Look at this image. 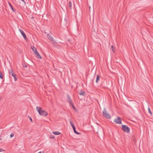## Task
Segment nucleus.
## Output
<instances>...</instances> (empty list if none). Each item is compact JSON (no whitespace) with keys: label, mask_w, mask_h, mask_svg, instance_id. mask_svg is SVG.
Here are the masks:
<instances>
[{"label":"nucleus","mask_w":153,"mask_h":153,"mask_svg":"<svg viewBox=\"0 0 153 153\" xmlns=\"http://www.w3.org/2000/svg\"><path fill=\"white\" fill-rule=\"evenodd\" d=\"M3 78V76L2 72L0 71V78L2 79Z\"/></svg>","instance_id":"dca6fc26"},{"label":"nucleus","mask_w":153,"mask_h":153,"mask_svg":"<svg viewBox=\"0 0 153 153\" xmlns=\"http://www.w3.org/2000/svg\"><path fill=\"white\" fill-rule=\"evenodd\" d=\"M114 122L115 123H116L117 124H121L122 123V122H121V118L119 117H117V119H115L114 120Z\"/></svg>","instance_id":"0eeeda50"},{"label":"nucleus","mask_w":153,"mask_h":153,"mask_svg":"<svg viewBox=\"0 0 153 153\" xmlns=\"http://www.w3.org/2000/svg\"><path fill=\"white\" fill-rule=\"evenodd\" d=\"M53 133L55 135H59L60 133L58 131H53Z\"/></svg>","instance_id":"ddd939ff"},{"label":"nucleus","mask_w":153,"mask_h":153,"mask_svg":"<svg viewBox=\"0 0 153 153\" xmlns=\"http://www.w3.org/2000/svg\"><path fill=\"white\" fill-rule=\"evenodd\" d=\"M14 135V134H13V133H11L10 135V138H11Z\"/></svg>","instance_id":"aec40b11"},{"label":"nucleus","mask_w":153,"mask_h":153,"mask_svg":"<svg viewBox=\"0 0 153 153\" xmlns=\"http://www.w3.org/2000/svg\"><path fill=\"white\" fill-rule=\"evenodd\" d=\"M67 99H68V102H69V103L70 104H71L73 103L72 102V100H71L70 97L68 95L67 96Z\"/></svg>","instance_id":"1a4fd4ad"},{"label":"nucleus","mask_w":153,"mask_h":153,"mask_svg":"<svg viewBox=\"0 0 153 153\" xmlns=\"http://www.w3.org/2000/svg\"><path fill=\"white\" fill-rule=\"evenodd\" d=\"M21 0V1H23L24 2V3L25 4V1H24V0Z\"/></svg>","instance_id":"393cba45"},{"label":"nucleus","mask_w":153,"mask_h":153,"mask_svg":"<svg viewBox=\"0 0 153 153\" xmlns=\"http://www.w3.org/2000/svg\"><path fill=\"white\" fill-rule=\"evenodd\" d=\"M68 6L70 7V9H71L72 8V3L71 1H70L68 3Z\"/></svg>","instance_id":"2eb2a0df"},{"label":"nucleus","mask_w":153,"mask_h":153,"mask_svg":"<svg viewBox=\"0 0 153 153\" xmlns=\"http://www.w3.org/2000/svg\"><path fill=\"white\" fill-rule=\"evenodd\" d=\"M9 5L10 6V7H11L12 10L14 11V12H15L16 11V10L14 8H13V6H12V5L9 2Z\"/></svg>","instance_id":"f8f14e48"},{"label":"nucleus","mask_w":153,"mask_h":153,"mask_svg":"<svg viewBox=\"0 0 153 153\" xmlns=\"http://www.w3.org/2000/svg\"><path fill=\"white\" fill-rule=\"evenodd\" d=\"M148 110L149 113L151 114V115H152V112L151 111L149 107V108H148Z\"/></svg>","instance_id":"6ab92c4d"},{"label":"nucleus","mask_w":153,"mask_h":153,"mask_svg":"<svg viewBox=\"0 0 153 153\" xmlns=\"http://www.w3.org/2000/svg\"><path fill=\"white\" fill-rule=\"evenodd\" d=\"M4 151L3 149H2L0 148V152H2Z\"/></svg>","instance_id":"5701e85b"},{"label":"nucleus","mask_w":153,"mask_h":153,"mask_svg":"<svg viewBox=\"0 0 153 153\" xmlns=\"http://www.w3.org/2000/svg\"><path fill=\"white\" fill-rule=\"evenodd\" d=\"M23 66L24 67H25V68H26L27 67V65L25 64H23Z\"/></svg>","instance_id":"4be33fe9"},{"label":"nucleus","mask_w":153,"mask_h":153,"mask_svg":"<svg viewBox=\"0 0 153 153\" xmlns=\"http://www.w3.org/2000/svg\"><path fill=\"white\" fill-rule=\"evenodd\" d=\"M19 30L21 33L22 35L23 36V37L24 38L25 40H27V38L26 37L25 34L24 32V31L20 29H19Z\"/></svg>","instance_id":"6e6552de"},{"label":"nucleus","mask_w":153,"mask_h":153,"mask_svg":"<svg viewBox=\"0 0 153 153\" xmlns=\"http://www.w3.org/2000/svg\"><path fill=\"white\" fill-rule=\"evenodd\" d=\"M122 129L125 132L128 133L130 131L129 128L126 125H122Z\"/></svg>","instance_id":"20e7f679"},{"label":"nucleus","mask_w":153,"mask_h":153,"mask_svg":"<svg viewBox=\"0 0 153 153\" xmlns=\"http://www.w3.org/2000/svg\"><path fill=\"white\" fill-rule=\"evenodd\" d=\"M100 76L99 75H97V78L96 79V83H97L99 80L100 79Z\"/></svg>","instance_id":"9b49d317"},{"label":"nucleus","mask_w":153,"mask_h":153,"mask_svg":"<svg viewBox=\"0 0 153 153\" xmlns=\"http://www.w3.org/2000/svg\"><path fill=\"white\" fill-rule=\"evenodd\" d=\"M69 122L70 123L71 126L72 127L73 130L74 131L75 133L76 134H78V135H80L81 134V133H79L76 130V128L75 127V126L74 125V123L72 122L71 121V120H69Z\"/></svg>","instance_id":"423d86ee"},{"label":"nucleus","mask_w":153,"mask_h":153,"mask_svg":"<svg viewBox=\"0 0 153 153\" xmlns=\"http://www.w3.org/2000/svg\"><path fill=\"white\" fill-rule=\"evenodd\" d=\"M103 115L106 118L110 119L111 118L110 115L108 113L106 109L104 108L102 112Z\"/></svg>","instance_id":"7ed1b4c3"},{"label":"nucleus","mask_w":153,"mask_h":153,"mask_svg":"<svg viewBox=\"0 0 153 153\" xmlns=\"http://www.w3.org/2000/svg\"><path fill=\"white\" fill-rule=\"evenodd\" d=\"M38 153H42L41 152H38Z\"/></svg>","instance_id":"bb28decb"},{"label":"nucleus","mask_w":153,"mask_h":153,"mask_svg":"<svg viewBox=\"0 0 153 153\" xmlns=\"http://www.w3.org/2000/svg\"><path fill=\"white\" fill-rule=\"evenodd\" d=\"M90 9H91V7L89 6V10H90Z\"/></svg>","instance_id":"a878e982"},{"label":"nucleus","mask_w":153,"mask_h":153,"mask_svg":"<svg viewBox=\"0 0 153 153\" xmlns=\"http://www.w3.org/2000/svg\"><path fill=\"white\" fill-rule=\"evenodd\" d=\"M79 94L80 95L84 96L85 94V92L84 91H81L79 93Z\"/></svg>","instance_id":"4468645a"},{"label":"nucleus","mask_w":153,"mask_h":153,"mask_svg":"<svg viewBox=\"0 0 153 153\" xmlns=\"http://www.w3.org/2000/svg\"><path fill=\"white\" fill-rule=\"evenodd\" d=\"M31 48L32 49L33 51L34 52L35 56H36L39 59L42 58V57L40 56L39 53L37 51L36 48L33 46L31 47Z\"/></svg>","instance_id":"f03ea898"},{"label":"nucleus","mask_w":153,"mask_h":153,"mask_svg":"<svg viewBox=\"0 0 153 153\" xmlns=\"http://www.w3.org/2000/svg\"><path fill=\"white\" fill-rule=\"evenodd\" d=\"M70 105H71V107L73 108L74 109H75L76 108L74 105H73V103L71 104H70Z\"/></svg>","instance_id":"a211bd4d"},{"label":"nucleus","mask_w":153,"mask_h":153,"mask_svg":"<svg viewBox=\"0 0 153 153\" xmlns=\"http://www.w3.org/2000/svg\"><path fill=\"white\" fill-rule=\"evenodd\" d=\"M47 36L48 39L51 41H53V37L49 34H47Z\"/></svg>","instance_id":"9d476101"},{"label":"nucleus","mask_w":153,"mask_h":153,"mask_svg":"<svg viewBox=\"0 0 153 153\" xmlns=\"http://www.w3.org/2000/svg\"><path fill=\"white\" fill-rule=\"evenodd\" d=\"M50 137L51 138L54 139L55 138V137L54 136L51 135L50 136Z\"/></svg>","instance_id":"412c9836"},{"label":"nucleus","mask_w":153,"mask_h":153,"mask_svg":"<svg viewBox=\"0 0 153 153\" xmlns=\"http://www.w3.org/2000/svg\"><path fill=\"white\" fill-rule=\"evenodd\" d=\"M36 109L40 115L43 117H46L48 115V113L45 111L43 110L41 107L37 106Z\"/></svg>","instance_id":"f257e3e1"},{"label":"nucleus","mask_w":153,"mask_h":153,"mask_svg":"<svg viewBox=\"0 0 153 153\" xmlns=\"http://www.w3.org/2000/svg\"><path fill=\"white\" fill-rule=\"evenodd\" d=\"M29 118H30V121L31 122H33V121H32V118H31L30 117H29Z\"/></svg>","instance_id":"b1692460"},{"label":"nucleus","mask_w":153,"mask_h":153,"mask_svg":"<svg viewBox=\"0 0 153 153\" xmlns=\"http://www.w3.org/2000/svg\"><path fill=\"white\" fill-rule=\"evenodd\" d=\"M112 50L113 52H114L115 51V48L113 45L111 46Z\"/></svg>","instance_id":"f3484780"},{"label":"nucleus","mask_w":153,"mask_h":153,"mask_svg":"<svg viewBox=\"0 0 153 153\" xmlns=\"http://www.w3.org/2000/svg\"><path fill=\"white\" fill-rule=\"evenodd\" d=\"M9 73L10 75H11L14 77L15 81H16L17 80L16 75L12 69L11 68L9 70Z\"/></svg>","instance_id":"39448f33"}]
</instances>
